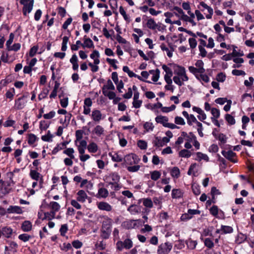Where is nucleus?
Returning a JSON list of instances; mask_svg holds the SVG:
<instances>
[{
    "mask_svg": "<svg viewBox=\"0 0 254 254\" xmlns=\"http://www.w3.org/2000/svg\"><path fill=\"white\" fill-rule=\"evenodd\" d=\"M149 73L152 75V80L153 82H157L160 76V70L158 69L155 70H150Z\"/></svg>",
    "mask_w": 254,
    "mask_h": 254,
    "instance_id": "bb28decb",
    "label": "nucleus"
},
{
    "mask_svg": "<svg viewBox=\"0 0 254 254\" xmlns=\"http://www.w3.org/2000/svg\"><path fill=\"white\" fill-rule=\"evenodd\" d=\"M166 30V26L163 24L158 22L156 26L155 27V30H154L153 31L155 32H163Z\"/></svg>",
    "mask_w": 254,
    "mask_h": 254,
    "instance_id": "37998d69",
    "label": "nucleus"
},
{
    "mask_svg": "<svg viewBox=\"0 0 254 254\" xmlns=\"http://www.w3.org/2000/svg\"><path fill=\"white\" fill-rule=\"evenodd\" d=\"M209 212L212 215L217 218L222 219H224L225 218V214L224 212L221 209H219L218 206L216 205H213L209 209Z\"/></svg>",
    "mask_w": 254,
    "mask_h": 254,
    "instance_id": "1a4fd4ad",
    "label": "nucleus"
},
{
    "mask_svg": "<svg viewBox=\"0 0 254 254\" xmlns=\"http://www.w3.org/2000/svg\"><path fill=\"white\" fill-rule=\"evenodd\" d=\"M165 134L166 136L163 138L160 136H155L152 141V143L154 146L156 147H161L165 145L167 143L170 142V139L173 137V133L170 131L168 130L166 132Z\"/></svg>",
    "mask_w": 254,
    "mask_h": 254,
    "instance_id": "20e7f679",
    "label": "nucleus"
},
{
    "mask_svg": "<svg viewBox=\"0 0 254 254\" xmlns=\"http://www.w3.org/2000/svg\"><path fill=\"white\" fill-rule=\"evenodd\" d=\"M115 86L111 81V80L109 79L106 85H104L103 87L102 90H115Z\"/></svg>",
    "mask_w": 254,
    "mask_h": 254,
    "instance_id": "8fccbe9b",
    "label": "nucleus"
},
{
    "mask_svg": "<svg viewBox=\"0 0 254 254\" xmlns=\"http://www.w3.org/2000/svg\"><path fill=\"white\" fill-rule=\"evenodd\" d=\"M91 118L94 122L98 123L104 119V117L100 111L94 110L92 112Z\"/></svg>",
    "mask_w": 254,
    "mask_h": 254,
    "instance_id": "4468645a",
    "label": "nucleus"
},
{
    "mask_svg": "<svg viewBox=\"0 0 254 254\" xmlns=\"http://www.w3.org/2000/svg\"><path fill=\"white\" fill-rule=\"evenodd\" d=\"M92 132L93 133L95 134L96 135L100 136L104 134V129L102 126L97 125L94 127Z\"/></svg>",
    "mask_w": 254,
    "mask_h": 254,
    "instance_id": "7c9ffc66",
    "label": "nucleus"
},
{
    "mask_svg": "<svg viewBox=\"0 0 254 254\" xmlns=\"http://www.w3.org/2000/svg\"><path fill=\"white\" fill-rule=\"evenodd\" d=\"M162 68L163 70L166 72V74L164 76H172L173 75V71L171 68L168 66L167 65L163 64L162 66Z\"/></svg>",
    "mask_w": 254,
    "mask_h": 254,
    "instance_id": "4d7b16f0",
    "label": "nucleus"
},
{
    "mask_svg": "<svg viewBox=\"0 0 254 254\" xmlns=\"http://www.w3.org/2000/svg\"><path fill=\"white\" fill-rule=\"evenodd\" d=\"M173 69L175 74L173 80L179 86H183L184 82L189 80V78L187 74L186 68L184 66L175 64H173Z\"/></svg>",
    "mask_w": 254,
    "mask_h": 254,
    "instance_id": "f257e3e1",
    "label": "nucleus"
},
{
    "mask_svg": "<svg viewBox=\"0 0 254 254\" xmlns=\"http://www.w3.org/2000/svg\"><path fill=\"white\" fill-rule=\"evenodd\" d=\"M137 145L140 149L144 150L147 148V143L143 140H139L137 141Z\"/></svg>",
    "mask_w": 254,
    "mask_h": 254,
    "instance_id": "338daca9",
    "label": "nucleus"
},
{
    "mask_svg": "<svg viewBox=\"0 0 254 254\" xmlns=\"http://www.w3.org/2000/svg\"><path fill=\"white\" fill-rule=\"evenodd\" d=\"M144 128L145 132H150L153 131L154 129V126L151 122H146L143 125Z\"/></svg>",
    "mask_w": 254,
    "mask_h": 254,
    "instance_id": "864d4df0",
    "label": "nucleus"
},
{
    "mask_svg": "<svg viewBox=\"0 0 254 254\" xmlns=\"http://www.w3.org/2000/svg\"><path fill=\"white\" fill-rule=\"evenodd\" d=\"M172 197L173 198H179L183 196V192L181 189H173L172 190Z\"/></svg>",
    "mask_w": 254,
    "mask_h": 254,
    "instance_id": "c85d7f7f",
    "label": "nucleus"
},
{
    "mask_svg": "<svg viewBox=\"0 0 254 254\" xmlns=\"http://www.w3.org/2000/svg\"><path fill=\"white\" fill-rule=\"evenodd\" d=\"M11 190V188L10 187L9 183L3 184V185L0 188V195L1 196L5 195L9 193Z\"/></svg>",
    "mask_w": 254,
    "mask_h": 254,
    "instance_id": "a211bd4d",
    "label": "nucleus"
},
{
    "mask_svg": "<svg viewBox=\"0 0 254 254\" xmlns=\"http://www.w3.org/2000/svg\"><path fill=\"white\" fill-rule=\"evenodd\" d=\"M27 96L23 95L15 101L14 107L17 110H21L25 106L27 101L25 100Z\"/></svg>",
    "mask_w": 254,
    "mask_h": 254,
    "instance_id": "ddd939ff",
    "label": "nucleus"
},
{
    "mask_svg": "<svg viewBox=\"0 0 254 254\" xmlns=\"http://www.w3.org/2000/svg\"><path fill=\"white\" fill-rule=\"evenodd\" d=\"M102 32L104 36L107 39L111 38L114 34L113 29H111L108 30L106 27L103 28Z\"/></svg>",
    "mask_w": 254,
    "mask_h": 254,
    "instance_id": "e433bc0d",
    "label": "nucleus"
},
{
    "mask_svg": "<svg viewBox=\"0 0 254 254\" xmlns=\"http://www.w3.org/2000/svg\"><path fill=\"white\" fill-rule=\"evenodd\" d=\"M37 139V137L35 134L33 133H30L28 134L27 142L29 145H31L33 144Z\"/></svg>",
    "mask_w": 254,
    "mask_h": 254,
    "instance_id": "603ef678",
    "label": "nucleus"
},
{
    "mask_svg": "<svg viewBox=\"0 0 254 254\" xmlns=\"http://www.w3.org/2000/svg\"><path fill=\"white\" fill-rule=\"evenodd\" d=\"M103 94L110 99H113L116 97V94L112 91L109 90H102Z\"/></svg>",
    "mask_w": 254,
    "mask_h": 254,
    "instance_id": "ea45409f",
    "label": "nucleus"
},
{
    "mask_svg": "<svg viewBox=\"0 0 254 254\" xmlns=\"http://www.w3.org/2000/svg\"><path fill=\"white\" fill-rule=\"evenodd\" d=\"M2 235L7 238H9L13 233L12 229L10 227H3L1 230Z\"/></svg>",
    "mask_w": 254,
    "mask_h": 254,
    "instance_id": "b1692460",
    "label": "nucleus"
},
{
    "mask_svg": "<svg viewBox=\"0 0 254 254\" xmlns=\"http://www.w3.org/2000/svg\"><path fill=\"white\" fill-rule=\"evenodd\" d=\"M140 224L139 220H127L122 223V226L127 229L138 227Z\"/></svg>",
    "mask_w": 254,
    "mask_h": 254,
    "instance_id": "9d476101",
    "label": "nucleus"
},
{
    "mask_svg": "<svg viewBox=\"0 0 254 254\" xmlns=\"http://www.w3.org/2000/svg\"><path fill=\"white\" fill-rule=\"evenodd\" d=\"M211 114L212 115V117L211 118V119L219 118L220 116V112L219 110L215 108H212L211 111Z\"/></svg>",
    "mask_w": 254,
    "mask_h": 254,
    "instance_id": "3c124183",
    "label": "nucleus"
},
{
    "mask_svg": "<svg viewBox=\"0 0 254 254\" xmlns=\"http://www.w3.org/2000/svg\"><path fill=\"white\" fill-rule=\"evenodd\" d=\"M196 156L195 160L197 161H201L204 160L206 162H208L209 160V157L207 154H204L201 152H197L195 154Z\"/></svg>",
    "mask_w": 254,
    "mask_h": 254,
    "instance_id": "412c9836",
    "label": "nucleus"
},
{
    "mask_svg": "<svg viewBox=\"0 0 254 254\" xmlns=\"http://www.w3.org/2000/svg\"><path fill=\"white\" fill-rule=\"evenodd\" d=\"M56 214L54 211H50L44 213V217L43 219H48L51 220L55 217Z\"/></svg>",
    "mask_w": 254,
    "mask_h": 254,
    "instance_id": "6e6d98bb",
    "label": "nucleus"
},
{
    "mask_svg": "<svg viewBox=\"0 0 254 254\" xmlns=\"http://www.w3.org/2000/svg\"><path fill=\"white\" fill-rule=\"evenodd\" d=\"M187 124L190 126H192L193 123L195 124V123L197 121L196 118L192 114H190V116L187 119Z\"/></svg>",
    "mask_w": 254,
    "mask_h": 254,
    "instance_id": "e2e57ef3",
    "label": "nucleus"
},
{
    "mask_svg": "<svg viewBox=\"0 0 254 254\" xmlns=\"http://www.w3.org/2000/svg\"><path fill=\"white\" fill-rule=\"evenodd\" d=\"M170 174L172 178L174 179L179 178L181 175L180 169L177 167H174L170 171Z\"/></svg>",
    "mask_w": 254,
    "mask_h": 254,
    "instance_id": "cd10ccee",
    "label": "nucleus"
},
{
    "mask_svg": "<svg viewBox=\"0 0 254 254\" xmlns=\"http://www.w3.org/2000/svg\"><path fill=\"white\" fill-rule=\"evenodd\" d=\"M49 206L52 208L51 211H54L55 213L56 214V212L58 211L60 209V204L55 201H52L50 203Z\"/></svg>",
    "mask_w": 254,
    "mask_h": 254,
    "instance_id": "79ce46f5",
    "label": "nucleus"
},
{
    "mask_svg": "<svg viewBox=\"0 0 254 254\" xmlns=\"http://www.w3.org/2000/svg\"><path fill=\"white\" fill-rule=\"evenodd\" d=\"M34 0H20V3L23 5L22 12L23 14L26 16L27 13H29L32 11L34 5Z\"/></svg>",
    "mask_w": 254,
    "mask_h": 254,
    "instance_id": "39448f33",
    "label": "nucleus"
},
{
    "mask_svg": "<svg viewBox=\"0 0 254 254\" xmlns=\"http://www.w3.org/2000/svg\"><path fill=\"white\" fill-rule=\"evenodd\" d=\"M100 217L103 219L101 229V237L104 239H108L111 233L113 220L107 216H102Z\"/></svg>",
    "mask_w": 254,
    "mask_h": 254,
    "instance_id": "7ed1b4c3",
    "label": "nucleus"
},
{
    "mask_svg": "<svg viewBox=\"0 0 254 254\" xmlns=\"http://www.w3.org/2000/svg\"><path fill=\"white\" fill-rule=\"evenodd\" d=\"M97 206L99 209L103 211H111L112 210V206L108 202L101 201L97 203Z\"/></svg>",
    "mask_w": 254,
    "mask_h": 254,
    "instance_id": "2eb2a0df",
    "label": "nucleus"
},
{
    "mask_svg": "<svg viewBox=\"0 0 254 254\" xmlns=\"http://www.w3.org/2000/svg\"><path fill=\"white\" fill-rule=\"evenodd\" d=\"M183 136H184V140L186 141L185 143V147L186 149H190L192 147L191 143L195 140L196 136L191 132L187 133L185 131H183Z\"/></svg>",
    "mask_w": 254,
    "mask_h": 254,
    "instance_id": "6e6552de",
    "label": "nucleus"
},
{
    "mask_svg": "<svg viewBox=\"0 0 254 254\" xmlns=\"http://www.w3.org/2000/svg\"><path fill=\"white\" fill-rule=\"evenodd\" d=\"M127 75H128V76L129 77H136L138 79H139L140 81H143V82H147V83H151L150 81H148V80H145V79H143L142 77H141L140 76H139L138 75L136 74L132 71L130 70L127 73Z\"/></svg>",
    "mask_w": 254,
    "mask_h": 254,
    "instance_id": "c03bdc74",
    "label": "nucleus"
},
{
    "mask_svg": "<svg viewBox=\"0 0 254 254\" xmlns=\"http://www.w3.org/2000/svg\"><path fill=\"white\" fill-rule=\"evenodd\" d=\"M197 166L198 165L195 163L191 164L190 166L188 171V175L190 176L192 175L194 177L196 176L197 175L198 171Z\"/></svg>",
    "mask_w": 254,
    "mask_h": 254,
    "instance_id": "f3484780",
    "label": "nucleus"
},
{
    "mask_svg": "<svg viewBox=\"0 0 254 254\" xmlns=\"http://www.w3.org/2000/svg\"><path fill=\"white\" fill-rule=\"evenodd\" d=\"M119 12L120 14L123 16L124 19L127 21L129 22L130 21V17L127 14L125 10L122 6H120L119 7Z\"/></svg>",
    "mask_w": 254,
    "mask_h": 254,
    "instance_id": "a18cd8bd",
    "label": "nucleus"
},
{
    "mask_svg": "<svg viewBox=\"0 0 254 254\" xmlns=\"http://www.w3.org/2000/svg\"><path fill=\"white\" fill-rule=\"evenodd\" d=\"M83 106V114L88 115L90 113V107L92 106V102L90 98H86L84 100Z\"/></svg>",
    "mask_w": 254,
    "mask_h": 254,
    "instance_id": "dca6fc26",
    "label": "nucleus"
},
{
    "mask_svg": "<svg viewBox=\"0 0 254 254\" xmlns=\"http://www.w3.org/2000/svg\"><path fill=\"white\" fill-rule=\"evenodd\" d=\"M222 154L225 157L226 159L229 160V161L237 163V159L236 158V154L233 152L231 150L229 151H224L223 150L221 152Z\"/></svg>",
    "mask_w": 254,
    "mask_h": 254,
    "instance_id": "f8f14e48",
    "label": "nucleus"
},
{
    "mask_svg": "<svg viewBox=\"0 0 254 254\" xmlns=\"http://www.w3.org/2000/svg\"><path fill=\"white\" fill-rule=\"evenodd\" d=\"M186 244L188 248L191 250H193L195 248L197 243L196 241L192 240L191 239H190L186 241Z\"/></svg>",
    "mask_w": 254,
    "mask_h": 254,
    "instance_id": "a19ab883",
    "label": "nucleus"
},
{
    "mask_svg": "<svg viewBox=\"0 0 254 254\" xmlns=\"http://www.w3.org/2000/svg\"><path fill=\"white\" fill-rule=\"evenodd\" d=\"M157 23H156L153 18H149L147 20L146 22V26L149 29L153 31L155 30V27L156 26Z\"/></svg>",
    "mask_w": 254,
    "mask_h": 254,
    "instance_id": "473e14b6",
    "label": "nucleus"
},
{
    "mask_svg": "<svg viewBox=\"0 0 254 254\" xmlns=\"http://www.w3.org/2000/svg\"><path fill=\"white\" fill-rule=\"evenodd\" d=\"M195 65L198 68L199 73H204L205 72V70L203 68L204 63L202 61L197 60L195 64Z\"/></svg>",
    "mask_w": 254,
    "mask_h": 254,
    "instance_id": "72a5a7b5",
    "label": "nucleus"
},
{
    "mask_svg": "<svg viewBox=\"0 0 254 254\" xmlns=\"http://www.w3.org/2000/svg\"><path fill=\"white\" fill-rule=\"evenodd\" d=\"M195 124L197 127V130L199 135L200 137H203V133L202 132V130L203 128L202 124L197 121V122L195 123Z\"/></svg>",
    "mask_w": 254,
    "mask_h": 254,
    "instance_id": "680f3d73",
    "label": "nucleus"
},
{
    "mask_svg": "<svg viewBox=\"0 0 254 254\" xmlns=\"http://www.w3.org/2000/svg\"><path fill=\"white\" fill-rule=\"evenodd\" d=\"M106 61L109 64H110L114 68V69H117L118 66L117 65V64L118 63V61L117 60L107 58L106 59Z\"/></svg>",
    "mask_w": 254,
    "mask_h": 254,
    "instance_id": "0e129e2a",
    "label": "nucleus"
},
{
    "mask_svg": "<svg viewBox=\"0 0 254 254\" xmlns=\"http://www.w3.org/2000/svg\"><path fill=\"white\" fill-rule=\"evenodd\" d=\"M109 155L111 157L113 161L120 162L123 161V158L116 152L109 153Z\"/></svg>",
    "mask_w": 254,
    "mask_h": 254,
    "instance_id": "c756f323",
    "label": "nucleus"
},
{
    "mask_svg": "<svg viewBox=\"0 0 254 254\" xmlns=\"http://www.w3.org/2000/svg\"><path fill=\"white\" fill-rule=\"evenodd\" d=\"M80 187L85 188L87 190H91L92 184L90 181L87 180H83L80 183Z\"/></svg>",
    "mask_w": 254,
    "mask_h": 254,
    "instance_id": "4c0bfd02",
    "label": "nucleus"
},
{
    "mask_svg": "<svg viewBox=\"0 0 254 254\" xmlns=\"http://www.w3.org/2000/svg\"><path fill=\"white\" fill-rule=\"evenodd\" d=\"M32 225L29 221H24L21 225V229L23 231L27 232L31 230Z\"/></svg>",
    "mask_w": 254,
    "mask_h": 254,
    "instance_id": "5701e85b",
    "label": "nucleus"
},
{
    "mask_svg": "<svg viewBox=\"0 0 254 254\" xmlns=\"http://www.w3.org/2000/svg\"><path fill=\"white\" fill-rule=\"evenodd\" d=\"M132 246V242L129 239H127L124 241H119L116 243V248L119 251H122L124 249L128 250Z\"/></svg>",
    "mask_w": 254,
    "mask_h": 254,
    "instance_id": "0eeeda50",
    "label": "nucleus"
},
{
    "mask_svg": "<svg viewBox=\"0 0 254 254\" xmlns=\"http://www.w3.org/2000/svg\"><path fill=\"white\" fill-rule=\"evenodd\" d=\"M150 174L151 179L154 181L158 180L161 176L160 172L157 170L151 171Z\"/></svg>",
    "mask_w": 254,
    "mask_h": 254,
    "instance_id": "2f4dec72",
    "label": "nucleus"
},
{
    "mask_svg": "<svg viewBox=\"0 0 254 254\" xmlns=\"http://www.w3.org/2000/svg\"><path fill=\"white\" fill-rule=\"evenodd\" d=\"M127 210L131 214L134 215L138 213L140 211V209L137 205H131L128 208Z\"/></svg>",
    "mask_w": 254,
    "mask_h": 254,
    "instance_id": "f704fd0d",
    "label": "nucleus"
},
{
    "mask_svg": "<svg viewBox=\"0 0 254 254\" xmlns=\"http://www.w3.org/2000/svg\"><path fill=\"white\" fill-rule=\"evenodd\" d=\"M143 204L144 206L151 208L153 206V202L150 198H144L143 199Z\"/></svg>",
    "mask_w": 254,
    "mask_h": 254,
    "instance_id": "052dcab7",
    "label": "nucleus"
},
{
    "mask_svg": "<svg viewBox=\"0 0 254 254\" xmlns=\"http://www.w3.org/2000/svg\"><path fill=\"white\" fill-rule=\"evenodd\" d=\"M209 7L210 6L208 5L204 1L200 2L199 5L198 6V8L203 12H204L205 10H206V9H210Z\"/></svg>",
    "mask_w": 254,
    "mask_h": 254,
    "instance_id": "774afa93",
    "label": "nucleus"
},
{
    "mask_svg": "<svg viewBox=\"0 0 254 254\" xmlns=\"http://www.w3.org/2000/svg\"><path fill=\"white\" fill-rule=\"evenodd\" d=\"M221 234H230L233 232V229L232 227L225 225H221Z\"/></svg>",
    "mask_w": 254,
    "mask_h": 254,
    "instance_id": "c9c22d12",
    "label": "nucleus"
},
{
    "mask_svg": "<svg viewBox=\"0 0 254 254\" xmlns=\"http://www.w3.org/2000/svg\"><path fill=\"white\" fill-rule=\"evenodd\" d=\"M192 109L193 112H196L198 114L197 117L199 121L208 125H209V123L204 122V120L206 119L207 116L201 108L193 106Z\"/></svg>",
    "mask_w": 254,
    "mask_h": 254,
    "instance_id": "9b49d317",
    "label": "nucleus"
},
{
    "mask_svg": "<svg viewBox=\"0 0 254 254\" xmlns=\"http://www.w3.org/2000/svg\"><path fill=\"white\" fill-rule=\"evenodd\" d=\"M31 238V236L26 233L20 234L18 236V239L24 242H28Z\"/></svg>",
    "mask_w": 254,
    "mask_h": 254,
    "instance_id": "13d9d810",
    "label": "nucleus"
},
{
    "mask_svg": "<svg viewBox=\"0 0 254 254\" xmlns=\"http://www.w3.org/2000/svg\"><path fill=\"white\" fill-rule=\"evenodd\" d=\"M38 168H36L35 170H31L30 171V176L33 180L38 181L40 178V174L38 172Z\"/></svg>",
    "mask_w": 254,
    "mask_h": 254,
    "instance_id": "393cba45",
    "label": "nucleus"
},
{
    "mask_svg": "<svg viewBox=\"0 0 254 254\" xmlns=\"http://www.w3.org/2000/svg\"><path fill=\"white\" fill-rule=\"evenodd\" d=\"M189 69L191 73H193L195 76L196 78L199 79V77L198 76L199 73L198 68L192 66H190L189 67Z\"/></svg>",
    "mask_w": 254,
    "mask_h": 254,
    "instance_id": "69168bd1",
    "label": "nucleus"
},
{
    "mask_svg": "<svg viewBox=\"0 0 254 254\" xmlns=\"http://www.w3.org/2000/svg\"><path fill=\"white\" fill-rule=\"evenodd\" d=\"M160 48L163 51H165L168 57L171 58L173 56V48L170 46L169 48L167 47L164 43H162L160 45Z\"/></svg>",
    "mask_w": 254,
    "mask_h": 254,
    "instance_id": "6ab92c4d",
    "label": "nucleus"
},
{
    "mask_svg": "<svg viewBox=\"0 0 254 254\" xmlns=\"http://www.w3.org/2000/svg\"><path fill=\"white\" fill-rule=\"evenodd\" d=\"M98 194L100 196L103 198H106L108 196L109 192L106 189L100 188L98 190Z\"/></svg>",
    "mask_w": 254,
    "mask_h": 254,
    "instance_id": "5fc2aeb1",
    "label": "nucleus"
},
{
    "mask_svg": "<svg viewBox=\"0 0 254 254\" xmlns=\"http://www.w3.org/2000/svg\"><path fill=\"white\" fill-rule=\"evenodd\" d=\"M172 247V244L169 242L162 243L158 246L157 253V254H169Z\"/></svg>",
    "mask_w": 254,
    "mask_h": 254,
    "instance_id": "423d86ee",
    "label": "nucleus"
},
{
    "mask_svg": "<svg viewBox=\"0 0 254 254\" xmlns=\"http://www.w3.org/2000/svg\"><path fill=\"white\" fill-rule=\"evenodd\" d=\"M225 119L229 125H233L236 123L234 117L230 114H226Z\"/></svg>",
    "mask_w": 254,
    "mask_h": 254,
    "instance_id": "49530a36",
    "label": "nucleus"
},
{
    "mask_svg": "<svg viewBox=\"0 0 254 254\" xmlns=\"http://www.w3.org/2000/svg\"><path fill=\"white\" fill-rule=\"evenodd\" d=\"M7 212L8 213L21 214L22 210L20 207L18 206H10L7 209Z\"/></svg>",
    "mask_w": 254,
    "mask_h": 254,
    "instance_id": "4be33fe9",
    "label": "nucleus"
},
{
    "mask_svg": "<svg viewBox=\"0 0 254 254\" xmlns=\"http://www.w3.org/2000/svg\"><path fill=\"white\" fill-rule=\"evenodd\" d=\"M70 62L72 64V69L77 70L78 68V58L75 54H73L70 59Z\"/></svg>",
    "mask_w": 254,
    "mask_h": 254,
    "instance_id": "a878e982",
    "label": "nucleus"
},
{
    "mask_svg": "<svg viewBox=\"0 0 254 254\" xmlns=\"http://www.w3.org/2000/svg\"><path fill=\"white\" fill-rule=\"evenodd\" d=\"M174 122L175 124L178 125L184 126L186 124L184 119L180 116H176L175 118Z\"/></svg>",
    "mask_w": 254,
    "mask_h": 254,
    "instance_id": "bf43d9fd",
    "label": "nucleus"
},
{
    "mask_svg": "<svg viewBox=\"0 0 254 254\" xmlns=\"http://www.w3.org/2000/svg\"><path fill=\"white\" fill-rule=\"evenodd\" d=\"M109 180H112V182H110L109 183H118L120 179V176L116 173H113L111 174L108 177Z\"/></svg>",
    "mask_w": 254,
    "mask_h": 254,
    "instance_id": "58836bf2",
    "label": "nucleus"
},
{
    "mask_svg": "<svg viewBox=\"0 0 254 254\" xmlns=\"http://www.w3.org/2000/svg\"><path fill=\"white\" fill-rule=\"evenodd\" d=\"M168 118L166 116H158L155 118V121L159 124H162L164 127H166L168 123Z\"/></svg>",
    "mask_w": 254,
    "mask_h": 254,
    "instance_id": "aec40b11",
    "label": "nucleus"
},
{
    "mask_svg": "<svg viewBox=\"0 0 254 254\" xmlns=\"http://www.w3.org/2000/svg\"><path fill=\"white\" fill-rule=\"evenodd\" d=\"M87 149L90 152L95 153L98 150V146L95 143L91 142L88 145Z\"/></svg>",
    "mask_w": 254,
    "mask_h": 254,
    "instance_id": "09e8293b",
    "label": "nucleus"
},
{
    "mask_svg": "<svg viewBox=\"0 0 254 254\" xmlns=\"http://www.w3.org/2000/svg\"><path fill=\"white\" fill-rule=\"evenodd\" d=\"M140 159L138 156L133 153L129 154L125 156L124 161L127 170L129 172H137L140 168V166L137 165Z\"/></svg>",
    "mask_w": 254,
    "mask_h": 254,
    "instance_id": "f03ea898",
    "label": "nucleus"
},
{
    "mask_svg": "<svg viewBox=\"0 0 254 254\" xmlns=\"http://www.w3.org/2000/svg\"><path fill=\"white\" fill-rule=\"evenodd\" d=\"M187 149H184L182 150H181L179 153V155L180 157H184V158H189L191 156V152L190 151L188 150Z\"/></svg>",
    "mask_w": 254,
    "mask_h": 254,
    "instance_id": "de8ad7c7",
    "label": "nucleus"
}]
</instances>
